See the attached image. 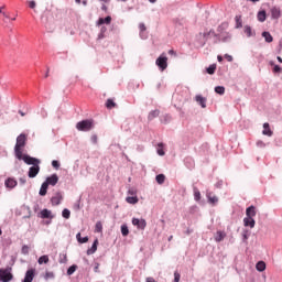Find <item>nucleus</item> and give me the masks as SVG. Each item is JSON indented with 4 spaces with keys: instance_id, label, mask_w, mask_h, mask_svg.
<instances>
[{
    "instance_id": "f704fd0d",
    "label": "nucleus",
    "mask_w": 282,
    "mask_h": 282,
    "mask_svg": "<svg viewBox=\"0 0 282 282\" xmlns=\"http://www.w3.org/2000/svg\"><path fill=\"white\" fill-rule=\"evenodd\" d=\"M216 94H219L220 96H224L226 94V88L224 86H217L215 88Z\"/></svg>"
},
{
    "instance_id": "603ef678",
    "label": "nucleus",
    "mask_w": 282,
    "mask_h": 282,
    "mask_svg": "<svg viewBox=\"0 0 282 282\" xmlns=\"http://www.w3.org/2000/svg\"><path fill=\"white\" fill-rule=\"evenodd\" d=\"M91 140H93L94 144H96L98 142V137L97 135H93Z\"/></svg>"
},
{
    "instance_id": "8fccbe9b",
    "label": "nucleus",
    "mask_w": 282,
    "mask_h": 282,
    "mask_svg": "<svg viewBox=\"0 0 282 282\" xmlns=\"http://www.w3.org/2000/svg\"><path fill=\"white\" fill-rule=\"evenodd\" d=\"M97 25H105V19L99 18V20L97 21Z\"/></svg>"
},
{
    "instance_id": "0eeeda50",
    "label": "nucleus",
    "mask_w": 282,
    "mask_h": 282,
    "mask_svg": "<svg viewBox=\"0 0 282 282\" xmlns=\"http://www.w3.org/2000/svg\"><path fill=\"white\" fill-rule=\"evenodd\" d=\"M44 183L47 184V186H56L58 184V175L52 174Z\"/></svg>"
},
{
    "instance_id": "9b49d317",
    "label": "nucleus",
    "mask_w": 282,
    "mask_h": 282,
    "mask_svg": "<svg viewBox=\"0 0 282 282\" xmlns=\"http://www.w3.org/2000/svg\"><path fill=\"white\" fill-rule=\"evenodd\" d=\"M256 224L257 223L254 221V218H252V217L247 216L246 218H243V225L246 227L254 228Z\"/></svg>"
},
{
    "instance_id": "4d7b16f0",
    "label": "nucleus",
    "mask_w": 282,
    "mask_h": 282,
    "mask_svg": "<svg viewBox=\"0 0 282 282\" xmlns=\"http://www.w3.org/2000/svg\"><path fill=\"white\" fill-rule=\"evenodd\" d=\"M226 58H227L229 62L232 61V56H230V55H226Z\"/></svg>"
},
{
    "instance_id": "20e7f679",
    "label": "nucleus",
    "mask_w": 282,
    "mask_h": 282,
    "mask_svg": "<svg viewBox=\"0 0 282 282\" xmlns=\"http://www.w3.org/2000/svg\"><path fill=\"white\" fill-rule=\"evenodd\" d=\"M155 65L159 66V69L161 72H164V69H166V67H169V57H166V55L161 54L156 61H155Z\"/></svg>"
},
{
    "instance_id": "4c0bfd02",
    "label": "nucleus",
    "mask_w": 282,
    "mask_h": 282,
    "mask_svg": "<svg viewBox=\"0 0 282 282\" xmlns=\"http://www.w3.org/2000/svg\"><path fill=\"white\" fill-rule=\"evenodd\" d=\"M76 268H78L76 264H73L68 268L67 274L70 276V274H74L76 272Z\"/></svg>"
},
{
    "instance_id": "dca6fc26",
    "label": "nucleus",
    "mask_w": 282,
    "mask_h": 282,
    "mask_svg": "<svg viewBox=\"0 0 282 282\" xmlns=\"http://www.w3.org/2000/svg\"><path fill=\"white\" fill-rule=\"evenodd\" d=\"M271 17L272 19H281V9L273 7L271 9Z\"/></svg>"
},
{
    "instance_id": "f257e3e1",
    "label": "nucleus",
    "mask_w": 282,
    "mask_h": 282,
    "mask_svg": "<svg viewBox=\"0 0 282 282\" xmlns=\"http://www.w3.org/2000/svg\"><path fill=\"white\" fill-rule=\"evenodd\" d=\"M25 142H28V137L24 133L20 134L17 138L14 153L18 160H21L23 158V147H25Z\"/></svg>"
},
{
    "instance_id": "774afa93",
    "label": "nucleus",
    "mask_w": 282,
    "mask_h": 282,
    "mask_svg": "<svg viewBox=\"0 0 282 282\" xmlns=\"http://www.w3.org/2000/svg\"><path fill=\"white\" fill-rule=\"evenodd\" d=\"M83 6H87V0H84V1H83Z\"/></svg>"
},
{
    "instance_id": "680f3d73",
    "label": "nucleus",
    "mask_w": 282,
    "mask_h": 282,
    "mask_svg": "<svg viewBox=\"0 0 282 282\" xmlns=\"http://www.w3.org/2000/svg\"><path fill=\"white\" fill-rule=\"evenodd\" d=\"M240 19H241V17H239V15L236 17L237 23H239Z\"/></svg>"
},
{
    "instance_id": "6e6d98bb",
    "label": "nucleus",
    "mask_w": 282,
    "mask_h": 282,
    "mask_svg": "<svg viewBox=\"0 0 282 282\" xmlns=\"http://www.w3.org/2000/svg\"><path fill=\"white\" fill-rule=\"evenodd\" d=\"M3 8H4V7H1V8H0V14H3V17H6V12H3Z\"/></svg>"
},
{
    "instance_id": "39448f33",
    "label": "nucleus",
    "mask_w": 282,
    "mask_h": 282,
    "mask_svg": "<svg viewBox=\"0 0 282 282\" xmlns=\"http://www.w3.org/2000/svg\"><path fill=\"white\" fill-rule=\"evenodd\" d=\"M21 160H23V162H25V164L35 166L36 164H41V160L36 159V158H32L28 154H22Z\"/></svg>"
},
{
    "instance_id": "1a4fd4ad",
    "label": "nucleus",
    "mask_w": 282,
    "mask_h": 282,
    "mask_svg": "<svg viewBox=\"0 0 282 282\" xmlns=\"http://www.w3.org/2000/svg\"><path fill=\"white\" fill-rule=\"evenodd\" d=\"M195 101H196L197 105H199L203 109H206V102H207L206 97H203L202 95H196V96H195Z\"/></svg>"
},
{
    "instance_id": "aec40b11",
    "label": "nucleus",
    "mask_w": 282,
    "mask_h": 282,
    "mask_svg": "<svg viewBox=\"0 0 282 282\" xmlns=\"http://www.w3.org/2000/svg\"><path fill=\"white\" fill-rule=\"evenodd\" d=\"M207 199L209 202V204H213L215 206V204H217V202H219V198L215 195H213V193H208L207 194Z\"/></svg>"
},
{
    "instance_id": "a211bd4d",
    "label": "nucleus",
    "mask_w": 282,
    "mask_h": 282,
    "mask_svg": "<svg viewBox=\"0 0 282 282\" xmlns=\"http://www.w3.org/2000/svg\"><path fill=\"white\" fill-rule=\"evenodd\" d=\"M62 200H63V196H61V194H57L56 196H53L51 198L53 206H58V204H61Z\"/></svg>"
},
{
    "instance_id": "ddd939ff",
    "label": "nucleus",
    "mask_w": 282,
    "mask_h": 282,
    "mask_svg": "<svg viewBox=\"0 0 282 282\" xmlns=\"http://www.w3.org/2000/svg\"><path fill=\"white\" fill-rule=\"evenodd\" d=\"M263 135H268L269 138H272L273 133L272 130L270 129V123L265 122L263 123Z\"/></svg>"
},
{
    "instance_id": "e433bc0d",
    "label": "nucleus",
    "mask_w": 282,
    "mask_h": 282,
    "mask_svg": "<svg viewBox=\"0 0 282 282\" xmlns=\"http://www.w3.org/2000/svg\"><path fill=\"white\" fill-rule=\"evenodd\" d=\"M95 232H102V223L100 221L96 223Z\"/></svg>"
},
{
    "instance_id": "a19ab883",
    "label": "nucleus",
    "mask_w": 282,
    "mask_h": 282,
    "mask_svg": "<svg viewBox=\"0 0 282 282\" xmlns=\"http://www.w3.org/2000/svg\"><path fill=\"white\" fill-rule=\"evenodd\" d=\"M22 254H30V247L28 245L22 247Z\"/></svg>"
},
{
    "instance_id": "ea45409f",
    "label": "nucleus",
    "mask_w": 282,
    "mask_h": 282,
    "mask_svg": "<svg viewBox=\"0 0 282 282\" xmlns=\"http://www.w3.org/2000/svg\"><path fill=\"white\" fill-rule=\"evenodd\" d=\"M158 147H159V149H158L159 155H165L164 150L162 149V147H164V144L163 143H159Z\"/></svg>"
},
{
    "instance_id": "7ed1b4c3",
    "label": "nucleus",
    "mask_w": 282,
    "mask_h": 282,
    "mask_svg": "<svg viewBox=\"0 0 282 282\" xmlns=\"http://www.w3.org/2000/svg\"><path fill=\"white\" fill-rule=\"evenodd\" d=\"M77 131H91L94 129V120L86 119L76 123Z\"/></svg>"
},
{
    "instance_id": "bf43d9fd",
    "label": "nucleus",
    "mask_w": 282,
    "mask_h": 282,
    "mask_svg": "<svg viewBox=\"0 0 282 282\" xmlns=\"http://www.w3.org/2000/svg\"><path fill=\"white\" fill-rule=\"evenodd\" d=\"M221 61H224V57H221V55H218V62L221 63Z\"/></svg>"
},
{
    "instance_id": "f03ea898",
    "label": "nucleus",
    "mask_w": 282,
    "mask_h": 282,
    "mask_svg": "<svg viewBox=\"0 0 282 282\" xmlns=\"http://www.w3.org/2000/svg\"><path fill=\"white\" fill-rule=\"evenodd\" d=\"M14 279V275L12 274V267L1 268L0 269V281L2 282H10Z\"/></svg>"
},
{
    "instance_id": "4be33fe9",
    "label": "nucleus",
    "mask_w": 282,
    "mask_h": 282,
    "mask_svg": "<svg viewBox=\"0 0 282 282\" xmlns=\"http://www.w3.org/2000/svg\"><path fill=\"white\" fill-rule=\"evenodd\" d=\"M262 36L267 43H272V41H274V37H272V34H270V32L268 31L262 32Z\"/></svg>"
},
{
    "instance_id": "5701e85b",
    "label": "nucleus",
    "mask_w": 282,
    "mask_h": 282,
    "mask_svg": "<svg viewBox=\"0 0 282 282\" xmlns=\"http://www.w3.org/2000/svg\"><path fill=\"white\" fill-rule=\"evenodd\" d=\"M50 185H47V183H43L41 188H40V195L42 197H45V195H47V188H48Z\"/></svg>"
},
{
    "instance_id": "412c9836",
    "label": "nucleus",
    "mask_w": 282,
    "mask_h": 282,
    "mask_svg": "<svg viewBox=\"0 0 282 282\" xmlns=\"http://www.w3.org/2000/svg\"><path fill=\"white\" fill-rule=\"evenodd\" d=\"M159 116H160V110L159 109L152 110L148 115V120H155V118H158Z\"/></svg>"
},
{
    "instance_id": "bb28decb",
    "label": "nucleus",
    "mask_w": 282,
    "mask_h": 282,
    "mask_svg": "<svg viewBox=\"0 0 282 282\" xmlns=\"http://www.w3.org/2000/svg\"><path fill=\"white\" fill-rule=\"evenodd\" d=\"M210 36H217V33H215L214 30L203 33V39H205L206 41L207 39H210Z\"/></svg>"
},
{
    "instance_id": "37998d69",
    "label": "nucleus",
    "mask_w": 282,
    "mask_h": 282,
    "mask_svg": "<svg viewBox=\"0 0 282 282\" xmlns=\"http://www.w3.org/2000/svg\"><path fill=\"white\" fill-rule=\"evenodd\" d=\"M44 279H54V272H50V271H47L46 273H45V275H44Z\"/></svg>"
},
{
    "instance_id": "cd10ccee",
    "label": "nucleus",
    "mask_w": 282,
    "mask_h": 282,
    "mask_svg": "<svg viewBox=\"0 0 282 282\" xmlns=\"http://www.w3.org/2000/svg\"><path fill=\"white\" fill-rule=\"evenodd\" d=\"M37 263H40V265H43V263H50V257L48 256H42L39 258Z\"/></svg>"
},
{
    "instance_id": "b1692460",
    "label": "nucleus",
    "mask_w": 282,
    "mask_h": 282,
    "mask_svg": "<svg viewBox=\"0 0 282 282\" xmlns=\"http://www.w3.org/2000/svg\"><path fill=\"white\" fill-rule=\"evenodd\" d=\"M98 250V240H95L93 243L91 248L87 250V254H94Z\"/></svg>"
},
{
    "instance_id": "49530a36",
    "label": "nucleus",
    "mask_w": 282,
    "mask_h": 282,
    "mask_svg": "<svg viewBox=\"0 0 282 282\" xmlns=\"http://www.w3.org/2000/svg\"><path fill=\"white\" fill-rule=\"evenodd\" d=\"M182 275H180V272L175 271L174 272V282H180Z\"/></svg>"
},
{
    "instance_id": "09e8293b",
    "label": "nucleus",
    "mask_w": 282,
    "mask_h": 282,
    "mask_svg": "<svg viewBox=\"0 0 282 282\" xmlns=\"http://www.w3.org/2000/svg\"><path fill=\"white\" fill-rule=\"evenodd\" d=\"M29 7L31 8V10H34V8H36V2L34 0H31L29 2Z\"/></svg>"
},
{
    "instance_id": "6e6552de",
    "label": "nucleus",
    "mask_w": 282,
    "mask_h": 282,
    "mask_svg": "<svg viewBox=\"0 0 282 282\" xmlns=\"http://www.w3.org/2000/svg\"><path fill=\"white\" fill-rule=\"evenodd\" d=\"M40 171H41V166H39V164L31 166L29 169V177H31V178L36 177L39 175Z\"/></svg>"
},
{
    "instance_id": "c03bdc74",
    "label": "nucleus",
    "mask_w": 282,
    "mask_h": 282,
    "mask_svg": "<svg viewBox=\"0 0 282 282\" xmlns=\"http://www.w3.org/2000/svg\"><path fill=\"white\" fill-rule=\"evenodd\" d=\"M194 197H195L196 202H199L202 199V194L199 193V191H196L194 193Z\"/></svg>"
},
{
    "instance_id": "393cba45",
    "label": "nucleus",
    "mask_w": 282,
    "mask_h": 282,
    "mask_svg": "<svg viewBox=\"0 0 282 282\" xmlns=\"http://www.w3.org/2000/svg\"><path fill=\"white\" fill-rule=\"evenodd\" d=\"M257 17H258V21H260V23H263L267 19V13L265 11H259Z\"/></svg>"
},
{
    "instance_id": "13d9d810",
    "label": "nucleus",
    "mask_w": 282,
    "mask_h": 282,
    "mask_svg": "<svg viewBox=\"0 0 282 282\" xmlns=\"http://www.w3.org/2000/svg\"><path fill=\"white\" fill-rule=\"evenodd\" d=\"M50 77V68H47V72L45 74V78H48Z\"/></svg>"
},
{
    "instance_id": "3c124183",
    "label": "nucleus",
    "mask_w": 282,
    "mask_h": 282,
    "mask_svg": "<svg viewBox=\"0 0 282 282\" xmlns=\"http://www.w3.org/2000/svg\"><path fill=\"white\" fill-rule=\"evenodd\" d=\"M169 54L170 56H177V52H175L174 50H170Z\"/></svg>"
},
{
    "instance_id": "2f4dec72",
    "label": "nucleus",
    "mask_w": 282,
    "mask_h": 282,
    "mask_svg": "<svg viewBox=\"0 0 282 282\" xmlns=\"http://www.w3.org/2000/svg\"><path fill=\"white\" fill-rule=\"evenodd\" d=\"M121 235H122V237L129 236V227L127 225L121 226Z\"/></svg>"
},
{
    "instance_id": "c85d7f7f",
    "label": "nucleus",
    "mask_w": 282,
    "mask_h": 282,
    "mask_svg": "<svg viewBox=\"0 0 282 282\" xmlns=\"http://www.w3.org/2000/svg\"><path fill=\"white\" fill-rule=\"evenodd\" d=\"M216 70H217V64H212L209 65V67H207V74H209L210 76H213V74H215Z\"/></svg>"
},
{
    "instance_id": "72a5a7b5",
    "label": "nucleus",
    "mask_w": 282,
    "mask_h": 282,
    "mask_svg": "<svg viewBox=\"0 0 282 282\" xmlns=\"http://www.w3.org/2000/svg\"><path fill=\"white\" fill-rule=\"evenodd\" d=\"M62 217H64V219H69V217H72V212L67 208L63 209Z\"/></svg>"
},
{
    "instance_id": "c9c22d12",
    "label": "nucleus",
    "mask_w": 282,
    "mask_h": 282,
    "mask_svg": "<svg viewBox=\"0 0 282 282\" xmlns=\"http://www.w3.org/2000/svg\"><path fill=\"white\" fill-rule=\"evenodd\" d=\"M155 180H156L158 184H162L166 180V176H164V174H159V175H156Z\"/></svg>"
},
{
    "instance_id": "a18cd8bd",
    "label": "nucleus",
    "mask_w": 282,
    "mask_h": 282,
    "mask_svg": "<svg viewBox=\"0 0 282 282\" xmlns=\"http://www.w3.org/2000/svg\"><path fill=\"white\" fill-rule=\"evenodd\" d=\"M52 166H53V169H61V163H58V161L54 160V161H52Z\"/></svg>"
},
{
    "instance_id": "864d4df0",
    "label": "nucleus",
    "mask_w": 282,
    "mask_h": 282,
    "mask_svg": "<svg viewBox=\"0 0 282 282\" xmlns=\"http://www.w3.org/2000/svg\"><path fill=\"white\" fill-rule=\"evenodd\" d=\"M257 147H265V143H263V141H258Z\"/></svg>"
},
{
    "instance_id": "4468645a",
    "label": "nucleus",
    "mask_w": 282,
    "mask_h": 282,
    "mask_svg": "<svg viewBox=\"0 0 282 282\" xmlns=\"http://www.w3.org/2000/svg\"><path fill=\"white\" fill-rule=\"evenodd\" d=\"M41 218L42 219H54V216L52 215V210L50 209H43L41 212Z\"/></svg>"
},
{
    "instance_id": "052dcab7",
    "label": "nucleus",
    "mask_w": 282,
    "mask_h": 282,
    "mask_svg": "<svg viewBox=\"0 0 282 282\" xmlns=\"http://www.w3.org/2000/svg\"><path fill=\"white\" fill-rule=\"evenodd\" d=\"M98 268H99V264H97V265L94 268V271H95V272H98Z\"/></svg>"
},
{
    "instance_id": "c756f323",
    "label": "nucleus",
    "mask_w": 282,
    "mask_h": 282,
    "mask_svg": "<svg viewBox=\"0 0 282 282\" xmlns=\"http://www.w3.org/2000/svg\"><path fill=\"white\" fill-rule=\"evenodd\" d=\"M126 202L128 204H138L139 199H138L137 196H129V197L126 198Z\"/></svg>"
},
{
    "instance_id": "a878e982",
    "label": "nucleus",
    "mask_w": 282,
    "mask_h": 282,
    "mask_svg": "<svg viewBox=\"0 0 282 282\" xmlns=\"http://www.w3.org/2000/svg\"><path fill=\"white\" fill-rule=\"evenodd\" d=\"M256 269L258 270V272H264L265 270V263L263 261H259L257 264H256Z\"/></svg>"
},
{
    "instance_id": "de8ad7c7",
    "label": "nucleus",
    "mask_w": 282,
    "mask_h": 282,
    "mask_svg": "<svg viewBox=\"0 0 282 282\" xmlns=\"http://www.w3.org/2000/svg\"><path fill=\"white\" fill-rule=\"evenodd\" d=\"M104 23H106V25H109L111 23V17L108 15L104 19Z\"/></svg>"
},
{
    "instance_id": "338daca9",
    "label": "nucleus",
    "mask_w": 282,
    "mask_h": 282,
    "mask_svg": "<svg viewBox=\"0 0 282 282\" xmlns=\"http://www.w3.org/2000/svg\"><path fill=\"white\" fill-rule=\"evenodd\" d=\"M101 9H102V10H107V6L104 4V6L101 7Z\"/></svg>"
},
{
    "instance_id": "5fc2aeb1",
    "label": "nucleus",
    "mask_w": 282,
    "mask_h": 282,
    "mask_svg": "<svg viewBox=\"0 0 282 282\" xmlns=\"http://www.w3.org/2000/svg\"><path fill=\"white\" fill-rule=\"evenodd\" d=\"M147 282H158V281H155V279L153 278H147Z\"/></svg>"
},
{
    "instance_id": "9d476101",
    "label": "nucleus",
    "mask_w": 282,
    "mask_h": 282,
    "mask_svg": "<svg viewBox=\"0 0 282 282\" xmlns=\"http://www.w3.org/2000/svg\"><path fill=\"white\" fill-rule=\"evenodd\" d=\"M19 183L13 178V177H9L4 182V186L7 188H15V186L18 185Z\"/></svg>"
},
{
    "instance_id": "2eb2a0df",
    "label": "nucleus",
    "mask_w": 282,
    "mask_h": 282,
    "mask_svg": "<svg viewBox=\"0 0 282 282\" xmlns=\"http://www.w3.org/2000/svg\"><path fill=\"white\" fill-rule=\"evenodd\" d=\"M32 281H34V270H28L23 282H32Z\"/></svg>"
},
{
    "instance_id": "79ce46f5",
    "label": "nucleus",
    "mask_w": 282,
    "mask_h": 282,
    "mask_svg": "<svg viewBox=\"0 0 282 282\" xmlns=\"http://www.w3.org/2000/svg\"><path fill=\"white\" fill-rule=\"evenodd\" d=\"M281 72H282L281 66L274 65V67H273V74H281Z\"/></svg>"
},
{
    "instance_id": "0e129e2a",
    "label": "nucleus",
    "mask_w": 282,
    "mask_h": 282,
    "mask_svg": "<svg viewBox=\"0 0 282 282\" xmlns=\"http://www.w3.org/2000/svg\"><path fill=\"white\" fill-rule=\"evenodd\" d=\"M278 61H279V63H282L281 56H278Z\"/></svg>"
},
{
    "instance_id": "423d86ee",
    "label": "nucleus",
    "mask_w": 282,
    "mask_h": 282,
    "mask_svg": "<svg viewBox=\"0 0 282 282\" xmlns=\"http://www.w3.org/2000/svg\"><path fill=\"white\" fill-rule=\"evenodd\" d=\"M132 225L137 226L139 230H144L147 228V220L144 219H139V218H133L132 219Z\"/></svg>"
},
{
    "instance_id": "e2e57ef3",
    "label": "nucleus",
    "mask_w": 282,
    "mask_h": 282,
    "mask_svg": "<svg viewBox=\"0 0 282 282\" xmlns=\"http://www.w3.org/2000/svg\"><path fill=\"white\" fill-rule=\"evenodd\" d=\"M19 113H20V116H25V112H23V111H21V110H19Z\"/></svg>"
},
{
    "instance_id": "f3484780",
    "label": "nucleus",
    "mask_w": 282,
    "mask_h": 282,
    "mask_svg": "<svg viewBox=\"0 0 282 282\" xmlns=\"http://www.w3.org/2000/svg\"><path fill=\"white\" fill-rule=\"evenodd\" d=\"M139 30H140V36L141 39H147V24L144 23H139Z\"/></svg>"
},
{
    "instance_id": "7c9ffc66",
    "label": "nucleus",
    "mask_w": 282,
    "mask_h": 282,
    "mask_svg": "<svg viewBox=\"0 0 282 282\" xmlns=\"http://www.w3.org/2000/svg\"><path fill=\"white\" fill-rule=\"evenodd\" d=\"M76 239H77V241H78L79 243H87V241H89V238H88V237L82 238V237H80V232H78V234L76 235Z\"/></svg>"
},
{
    "instance_id": "473e14b6",
    "label": "nucleus",
    "mask_w": 282,
    "mask_h": 282,
    "mask_svg": "<svg viewBox=\"0 0 282 282\" xmlns=\"http://www.w3.org/2000/svg\"><path fill=\"white\" fill-rule=\"evenodd\" d=\"M116 104L113 102V99H107V101H106V107H107V109H113V108H116Z\"/></svg>"
},
{
    "instance_id": "f8f14e48",
    "label": "nucleus",
    "mask_w": 282,
    "mask_h": 282,
    "mask_svg": "<svg viewBox=\"0 0 282 282\" xmlns=\"http://www.w3.org/2000/svg\"><path fill=\"white\" fill-rule=\"evenodd\" d=\"M246 216L247 217H257V208L254 206H249L247 209H246Z\"/></svg>"
},
{
    "instance_id": "69168bd1",
    "label": "nucleus",
    "mask_w": 282,
    "mask_h": 282,
    "mask_svg": "<svg viewBox=\"0 0 282 282\" xmlns=\"http://www.w3.org/2000/svg\"><path fill=\"white\" fill-rule=\"evenodd\" d=\"M158 0H149L150 3H155Z\"/></svg>"
},
{
    "instance_id": "6ab92c4d",
    "label": "nucleus",
    "mask_w": 282,
    "mask_h": 282,
    "mask_svg": "<svg viewBox=\"0 0 282 282\" xmlns=\"http://www.w3.org/2000/svg\"><path fill=\"white\" fill-rule=\"evenodd\" d=\"M223 239H226V232L217 231L215 235V241H217V243H219V242H221Z\"/></svg>"
},
{
    "instance_id": "58836bf2",
    "label": "nucleus",
    "mask_w": 282,
    "mask_h": 282,
    "mask_svg": "<svg viewBox=\"0 0 282 282\" xmlns=\"http://www.w3.org/2000/svg\"><path fill=\"white\" fill-rule=\"evenodd\" d=\"M245 34H247V36H252V28L245 26Z\"/></svg>"
}]
</instances>
